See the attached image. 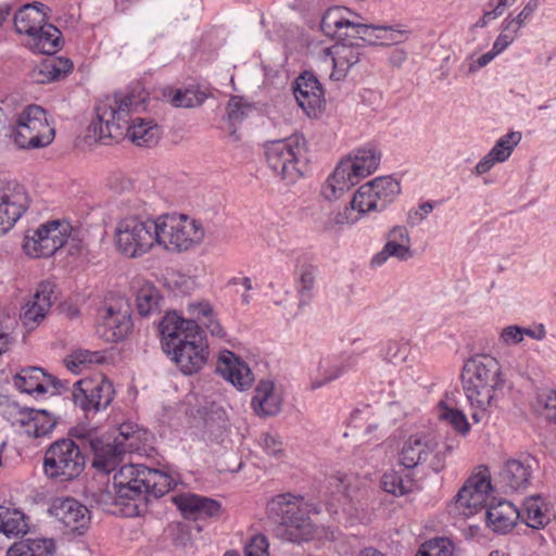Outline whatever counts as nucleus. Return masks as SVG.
I'll list each match as a JSON object with an SVG mask.
<instances>
[{
  "label": "nucleus",
  "mask_w": 556,
  "mask_h": 556,
  "mask_svg": "<svg viewBox=\"0 0 556 556\" xmlns=\"http://www.w3.org/2000/svg\"><path fill=\"white\" fill-rule=\"evenodd\" d=\"M146 97L141 90L118 91L99 100L96 119L89 126V134L96 141L110 144L127 136L139 147H152L161 138V129L152 119L136 117L135 113L146 110Z\"/></svg>",
  "instance_id": "obj_1"
},
{
  "label": "nucleus",
  "mask_w": 556,
  "mask_h": 556,
  "mask_svg": "<svg viewBox=\"0 0 556 556\" xmlns=\"http://www.w3.org/2000/svg\"><path fill=\"white\" fill-rule=\"evenodd\" d=\"M462 383L473 422H482L497 408L503 393L505 379L500 363L489 355L469 358L463 367Z\"/></svg>",
  "instance_id": "obj_2"
},
{
  "label": "nucleus",
  "mask_w": 556,
  "mask_h": 556,
  "mask_svg": "<svg viewBox=\"0 0 556 556\" xmlns=\"http://www.w3.org/2000/svg\"><path fill=\"white\" fill-rule=\"evenodd\" d=\"M159 331L163 351L182 374H195L204 366L207 345L194 320H185L176 313H167L160 321Z\"/></svg>",
  "instance_id": "obj_3"
},
{
  "label": "nucleus",
  "mask_w": 556,
  "mask_h": 556,
  "mask_svg": "<svg viewBox=\"0 0 556 556\" xmlns=\"http://www.w3.org/2000/svg\"><path fill=\"white\" fill-rule=\"evenodd\" d=\"M267 515L279 523L278 535L290 542L307 541L315 528L309 518L318 514V505L302 495L282 493L271 497L266 505Z\"/></svg>",
  "instance_id": "obj_4"
},
{
  "label": "nucleus",
  "mask_w": 556,
  "mask_h": 556,
  "mask_svg": "<svg viewBox=\"0 0 556 556\" xmlns=\"http://www.w3.org/2000/svg\"><path fill=\"white\" fill-rule=\"evenodd\" d=\"M114 236L118 252L130 258L141 257L157 245V217L128 214L118 220Z\"/></svg>",
  "instance_id": "obj_5"
},
{
  "label": "nucleus",
  "mask_w": 556,
  "mask_h": 556,
  "mask_svg": "<svg viewBox=\"0 0 556 556\" xmlns=\"http://www.w3.org/2000/svg\"><path fill=\"white\" fill-rule=\"evenodd\" d=\"M307 141L301 134L269 141L265 146V157L269 168L288 184H294L303 175Z\"/></svg>",
  "instance_id": "obj_6"
},
{
  "label": "nucleus",
  "mask_w": 556,
  "mask_h": 556,
  "mask_svg": "<svg viewBox=\"0 0 556 556\" xmlns=\"http://www.w3.org/2000/svg\"><path fill=\"white\" fill-rule=\"evenodd\" d=\"M401 193V186L397 180L390 176L377 177L362 185L354 193L350 205L352 211H356L355 216L338 215L337 224H354L362 216L371 212H382Z\"/></svg>",
  "instance_id": "obj_7"
},
{
  "label": "nucleus",
  "mask_w": 556,
  "mask_h": 556,
  "mask_svg": "<svg viewBox=\"0 0 556 556\" xmlns=\"http://www.w3.org/2000/svg\"><path fill=\"white\" fill-rule=\"evenodd\" d=\"M157 245L174 252H184L200 244L205 230L202 223L185 214H163L157 217Z\"/></svg>",
  "instance_id": "obj_8"
},
{
  "label": "nucleus",
  "mask_w": 556,
  "mask_h": 556,
  "mask_svg": "<svg viewBox=\"0 0 556 556\" xmlns=\"http://www.w3.org/2000/svg\"><path fill=\"white\" fill-rule=\"evenodd\" d=\"M85 466V455L72 439H59L45 452L43 471L51 480L72 481L80 476Z\"/></svg>",
  "instance_id": "obj_9"
},
{
  "label": "nucleus",
  "mask_w": 556,
  "mask_h": 556,
  "mask_svg": "<svg viewBox=\"0 0 556 556\" xmlns=\"http://www.w3.org/2000/svg\"><path fill=\"white\" fill-rule=\"evenodd\" d=\"M10 136L21 149H38L49 146L55 136L47 112L39 105L26 106L17 116Z\"/></svg>",
  "instance_id": "obj_10"
},
{
  "label": "nucleus",
  "mask_w": 556,
  "mask_h": 556,
  "mask_svg": "<svg viewBox=\"0 0 556 556\" xmlns=\"http://www.w3.org/2000/svg\"><path fill=\"white\" fill-rule=\"evenodd\" d=\"M453 448V445L447 443L441 445L434 438L409 437L400 451L399 462L406 469L428 462L433 471L440 472L444 469L445 458Z\"/></svg>",
  "instance_id": "obj_11"
},
{
  "label": "nucleus",
  "mask_w": 556,
  "mask_h": 556,
  "mask_svg": "<svg viewBox=\"0 0 556 556\" xmlns=\"http://www.w3.org/2000/svg\"><path fill=\"white\" fill-rule=\"evenodd\" d=\"M71 229L67 222H48L27 232L23 249L34 258L50 257L66 243Z\"/></svg>",
  "instance_id": "obj_12"
},
{
  "label": "nucleus",
  "mask_w": 556,
  "mask_h": 556,
  "mask_svg": "<svg viewBox=\"0 0 556 556\" xmlns=\"http://www.w3.org/2000/svg\"><path fill=\"white\" fill-rule=\"evenodd\" d=\"M30 197L22 184L10 180L0 185V235L11 230L28 211Z\"/></svg>",
  "instance_id": "obj_13"
},
{
  "label": "nucleus",
  "mask_w": 556,
  "mask_h": 556,
  "mask_svg": "<svg viewBox=\"0 0 556 556\" xmlns=\"http://www.w3.org/2000/svg\"><path fill=\"white\" fill-rule=\"evenodd\" d=\"M72 397L86 413L105 409L114 397L113 383L106 378L78 380L74 383Z\"/></svg>",
  "instance_id": "obj_14"
},
{
  "label": "nucleus",
  "mask_w": 556,
  "mask_h": 556,
  "mask_svg": "<svg viewBox=\"0 0 556 556\" xmlns=\"http://www.w3.org/2000/svg\"><path fill=\"white\" fill-rule=\"evenodd\" d=\"M364 17L350 11L345 7H333L328 9L320 23L321 30L326 36L344 40L346 38H358L365 35Z\"/></svg>",
  "instance_id": "obj_15"
},
{
  "label": "nucleus",
  "mask_w": 556,
  "mask_h": 556,
  "mask_svg": "<svg viewBox=\"0 0 556 556\" xmlns=\"http://www.w3.org/2000/svg\"><path fill=\"white\" fill-rule=\"evenodd\" d=\"M491 491L492 484L485 473L471 476L455 496V509L464 517L477 514L485 505Z\"/></svg>",
  "instance_id": "obj_16"
},
{
  "label": "nucleus",
  "mask_w": 556,
  "mask_h": 556,
  "mask_svg": "<svg viewBox=\"0 0 556 556\" xmlns=\"http://www.w3.org/2000/svg\"><path fill=\"white\" fill-rule=\"evenodd\" d=\"M50 511L70 533L81 535L89 528L91 520L90 511L75 498H56Z\"/></svg>",
  "instance_id": "obj_17"
},
{
  "label": "nucleus",
  "mask_w": 556,
  "mask_h": 556,
  "mask_svg": "<svg viewBox=\"0 0 556 556\" xmlns=\"http://www.w3.org/2000/svg\"><path fill=\"white\" fill-rule=\"evenodd\" d=\"M294 98L308 117H318L325 106V93L321 84L311 72H304L294 81Z\"/></svg>",
  "instance_id": "obj_18"
},
{
  "label": "nucleus",
  "mask_w": 556,
  "mask_h": 556,
  "mask_svg": "<svg viewBox=\"0 0 556 556\" xmlns=\"http://www.w3.org/2000/svg\"><path fill=\"white\" fill-rule=\"evenodd\" d=\"M148 467L137 465L134 478L129 485L117 489V496L114 497L115 505L124 506L123 513L127 516L140 515L147 504V480Z\"/></svg>",
  "instance_id": "obj_19"
},
{
  "label": "nucleus",
  "mask_w": 556,
  "mask_h": 556,
  "mask_svg": "<svg viewBox=\"0 0 556 556\" xmlns=\"http://www.w3.org/2000/svg\"><path fill=\"white\" fill-rule=\"evenodd\" d=\"M14 386L24 393L37 395L45 394L52 389V393H60L66 386L55 377L47 374L40 367L23 368L14 377Z\"/></svg>",
  "instance_id": "obj_20"
},
{
  "label": "nucleus",
  "mask_w": 556,
  "mask_h": 556,
  "mask_svg": "<svg viewBox=\"0 0 556 556\" xmlns=\"http://www.w3.org/2000/svg\"><path fill=\"white\" fill-rule=\"evenodd\" d=\"M58 424V418L52 416L46 409L20 408L12 420L13 426H17L33 438H41L50 434Z\"/></svg>",
  "instance_id": "obj_21"
},
{
  "label": "nucleus",
  "mask_w": 556,
  "mask_h": 556,
  "mask_svg": "<svg viewBox=\"0 0 556 556\" xmlns=\"http://www.w3.org/2000/svg\"><path fill=\"white\" fill-rule=\"evenodd\" d=\"M90 446L93 452L92 466L101 472L110 473L122 463L126 453H132L135 445L126 442L103 443L99 439H91Z\"/></svg>",
  "instance_id": "obj_22"
},
{
  "label": "nucleus",
  "mask_w": 556,
  "mask_h": 556,
  "mask_svg": "<svg viewBox=\"0 0 556 556\" xmlns=\"http://www.w3.org/2000/svg\"><path fill=\"white\" fill-rule=\"evenodd\" d=\"M53 289L51 282H41L33 298L23 306L21 320L26 328L35 329L45 319L52 305Z\"/></svg>",
  "instance_id": "obj_23"
},
{
  "label": "nucleus",
  "mask_w": 556,
  "mask_h": 556,
  "mask_svg": "<svg viewBox=\"0 0 556 556\" xmlns=\"http://www.w3.org/2000/svg\"><path fill=\"white\" fill-rule=\"evenodd\" d=\"M362 51L359 46L346 42H338L325 50V62L332 65L330 78L341 80L352 66L361 60Z\"/></svg>",
  "instance_id": "obj_24"
},
{
  "label": "nucleus",
  "mask_w": 556,
  "mask_h": 556,
  "mask_svg": "<svg viewBox=\"0 0 556 556\" xmlns=\"http://www.w3.org/2000/svg\"><path fill=\"white\" fill-rule=\"evenodd\" d=\"M184 517L201 519L218 516L222 509L220 503L193 493H182L172 497Z\"/></svg>",
  "instance_id": "obj_25"
},
{
  "label": "nucleus",
  "mask_w": 556,
  "mask_h": 556,
  "mask_svg": "<svg viewBox=\"0 0 556 556\" xmlns=\"http://www.w3.org/2000/svg\"><path fill=\"white\" fill-rule=\"evenodd\" d=\"M217 371L239 390L249 389L254 381L250 367L230 351L220 354Z\"/></svg>",
  "instance_id": "obj_26"
},
{
  "label": "nucleus",
  "mask_w": 556,
  "mask_h": 556,
  "mask_svg": "<svg viewBox=\"0 0 556 556\" xmlns=\"http://www.w3.org/2000/svg\"><path fill=\"white\" fill-rule=\"evenodd\" d=\"M131 327V318L126 311H115L112 306H109L104 311L97 332L106 342H118L129 334Z\"/></svg>",
  "instance_id": "obj_27"
},
{
  "label": "nucleus",
  "mask_w": 556,
  "mask_h": 556,
  "mask_svg": "<svg viewBox=\"0 0 556 556\" xmlns=\"http://www.w3.org/2000/svg\"><path fill=\"white\" fill-rule=\"evenodd\" d=\"M380 157V153L374 149H359L353 155L342 160L339 165L357 185L361 179L371 175L378 168Z\"/></svg>",
  "instance_id": "obj_28"
},
{
  "label": "nucleus",
  "mask_w": 556,
  "mask_h": 556,
  "mask_svg": "<svg viewBox=\"0 0 556 556\" xmlns=\"http://www.w3.org/2000/svg\"><path fill=\"white\" fill-rule=\"evenodd\" d=\"M282 396L270 380H261L254 390L251 406L258 417L276 416L281 410Z\"/></svg>",
  "instance_id": "obj_29"
},
{
  "label": "nucleus",
  "mask_w": 556,
  "mask_h": 556,
  "mask_svg": "<svg viewBox=\"0 0 556 556\" xmlns=\"http://www.w3.org/2000/svg\"><path fill=\"white\" fill-rule=\"evenodd\" d=\"M521 140V132L510 131L502 136L490 150L476 165L475 173L483 175L492 169L497 163H503L509 159L514 149Z\"/></svg>",
  "instance_id": "obj_30"
},
{
  "label": "nucleus",
  "mask_w": 556,
  "mask_h": 556,
  "mask_svg": "<svg viewBox=\"0 0 556 556\" xmlns=\"http://www.w3.org/2000/svg\"><path fill=\"white\" fill-rule=\"evenodd\" d=\"M532 458L508 459L500 472L501 482L511 491L525 490L529 486L533 473Z\"/></svg>",
  "instance_id": "obj_31"
},
{
  "label": "nucleus",
  "mask_w": 556,
  "mask_h": 556,
  "mask_svg": "<svg viewBox=\"0 0 556 556\" xmlns=\"http://www.w3.org/2000/svg\"><path fill=\"white\" fill-rule=\"evenodd\" d=\"M520 510L510 502L502 500L491 504L485 513L486 525L496 533H507L520 518Z\"/></svg>",
  "instance_id": "obj_32"
},
{
  "label": "nucleus",
  "mask_w": 556,
  "mask_h": 556,
  "mask_svg": "<svg viewBox=\"0 0 556 556\" xmlns=\"http://www.w3.org/2000/svg\"><path fill=\"white\" fill-rule=\"evenodd\" d=\"M50 9L41 2L28 3L14 15V26L18 34L29 35L48 22Z\"/></svg>",
  "instance_id": "obj_33"
},
{
  "label": "nucleus",
  "mask_w": 556,
  "mask_h": 556,
  "mask_svg": "<svg viewBox=\"0 0 556 556\" xmlns=\"http://www.w3.org/2000/svg\"><path fill=\"white\" fill-rule=\"evenodd\" d=\"M365 35L359 39L371 46H391L404 42L410 34L407 29H401L399 26L375 25L364 23Z\"/></svg>",
  "instance_id": "obj_34"
},
{
  "label": "nucleus",
  "mask_w": 556,
  "mask_h": 556,
  "mask_svg": "<svg viewBox=\"0 0 556 556\" xmlns=\"http://www.w3.org/2000/svg\"><path fill=\"white\" fill-rule=\"evenodd\" d=\"M72 68L73 64L68 59L48 58L30 71L29 77L36 84H48L61 79Z\"/></svg>",
  "instance_id": "obj_35"
},
{
  "label": "nucleus",
  "mask_w": 556,
  "mask_h": 556,
  "mask_svg": "<svg viewBox=\"0 0 556 556\" xmlns=\"http://www.w3.org/2000/svg\"><path fill=\"white\" fill-rule=\"evenodd\" d=\"M55 543L52 539H26L13 543L5 556H54Z\"/></svg>",
  "instance_id": "obj_36"
},
{
  "label": "nucleus",
  "mask_w": 556,
  "mask_h": 556,
  "mask_svg": "<svg viewBox=\"0 0 556 556\" xmlns=\"http://www.w3.org/2000/svg\"><path fill=\"white\" fill-rule=\"evenodd\" d=\"M28 37L31 50L42 54H53L60 46L61 31L54 25L47 23L35 29Z\"/></svg>",
  "instance_id": "obj_37"
},
{
  "label": "nucleus",
  "mask_w": 556,
  "mask_h": 556,
  "mask_svg": "<svg viewBox=\"0 0 556 556\" xmlns=\"http://www.w3.org/2000/svg\"><path fill=\"white\" fill-rule=\"evenodd\" d=\"M136 306L141 316H149L160 311L163 300L157 288L149 281H138Z\"/></svg>",
  "instance_id": "obj_38"
},
{
  "label": "nucleus",
  "mask_w": 556,
  "mask_h": 556,
  "mask_svg": "<svg viewBox=\"0 0 556 556\" xmlns=\"http://www.w3.org/2000/svg\"><path fill=\"white\" fill-rule=\"evenodd\" d=\"M187 312L190 318L185 320H194L199 326L201 323L207 330L215 337H225V331L218 320L215 319L213 308L208 302H192L187 306Z\"/></svg>",
  "instance_id": "obj_39"
},
{
  "label": "nucleus",
  "mask_w": 556,
  "mask_h": 556,
  "mask_svg": "<svg viewBox=\"0 0 556 556\" xmlns=\"http://www.w3.org/2000/svg\"><path fill=\"white\" fill-rule=\"evenodd\" d=\"M318 268L311 263H301L295 267V290L299 294L300 305H306L312 296L316 282Z\"/></svg>",
  "instance_id": "obj_40"
},
{
  "label": "nucleus",
  "mask_w": 556,
  "mask_h": 556,
  "mask_svg": "<svg viewBox=\"0 0 556 556\" xmlns=\"http://www.w3.org/2000/svg\"><path fill=\"white\" fill-rule=\"evenodd\" d=\"M520 513V518L532 529H543L551 521L543 498L540 495L528 497L523 502Z\"/></svg>",
  "instance_id": "obj_41"
},
{
  "label": "nucleus",
  "mask_w": 556,
  "mask_h": 556,
  "mask_svg": "<svg viewBox=\"0 0 556 556\" xmlns=\"http://www.w3.org/2000/svg\"><path fill=\"white\" fill-rule=\"evenodd\" d=\"M353 186H355V182L350 176H346L344 168L338 164L332 175L321 186L320 193L326 200L334 201Z\"/></svg>",
  "instance_id": "obj_42"
},
{
  "label": "nucleus",
  "mask_w": 556,
  "mask_h": 556,
  "mask_svg": "<svg viewBox=\"0 0 556 556\" xmlns=\"http://www.w3.org/2000/svg\"><path fill=\"white\" fill-rule=\"evenodd\" d=\"M437 408L440 420L446 421L463 437L469 433L470 425L463 410L448 406L444 401H440Z\"/></svg>",
  "instance_id": "obj_43"
},
{
  "label": "nucleus",
  "mask_w": 556,
  "mask_h": 556,
  "mask_svg": "<svg viewBox=\"0 0 556 556\" xmlns=\"http://www.w3.org/2000/svg\"><path fill=\"white\" fill-rule=\"evenodd\" d=\"M146 475L148 476L146 489L147 497H161L164 494L168 493L174 488V479L169 475L161 470L148 467V471H146Z\"/></svg>",
  "instance_id": "obj_44"
},
{
  "label": "nucleus",
  "mask_w": 556,
  "mask_h": 556,
  "mask_svg": "<svg viewBox=\"0 0 556 556\" xmlns=\"http://www.w3.org/2000/svg\"><path fill=\"white\" fill-rule=\"evenodd\" d=\"M354 365V359L349 356L339 362H334L323 369L321 377L315 378L311 381V390H316L323 386L342 377Z\"/></svg>",
  "instance_id": "obj_45"
},
{
  "label": "nucleus",
  "mask_w": 556,
  "mask_h": 556,
  "mask_svg": "<svg viewBox=\"0 0 556 556\" xmlns=\"http://www.w3.org/2000/svg\"><path fill=\"white\" fill-rule=\"evenodd\" d=\"M389 257H395L399 261H407L413 257L410 244L388 240L383 249L374 255L371 264L381 266Z\"/></svg>",
  "instance_id": "obj_46"
},
{
  "label": "nucleus",
  "mask_w": 556,
  "mask_h": 556,
  "mask_svg": "<svg viewBox=\"0 0 556 556\" xmlns=\"http://www.w3.org/2000/svg\"><path fill=\"white\" fill-rule=\"evenodd\" d=\"M1 533L8 538L24 535L28 532L29 525L27 517L20 510H10L7 508Z\"/></svg>",
  "instance_id": "obj_47"
},
{
  "label": "nucleus",
  "mask_w": 556,
  "mask_h": 556,
  "mask_svg": "<svg viewBox=\"0 0 556 556\" xmlns=\"http://www.w3.org/2000/svg\"><path fill=\"white\" fill-rule=\"evenodd\" d=\"M226 111L227 121L232 128L231 134L235 135L236 127L253 112V106L240 97H232L228 101Z\"/></svg>",
  "instance_id": "obj_48"
},
{
  "label": "nucleus",
  "mask_w": 556,
  "mask_h": 556,
  "mask_svg": "<svg viewBox=\"0 0 556 556\" xmlns=\"http://www.w3.org/2000/svg\"><path fill=\"white\" fill-rule=\"evenodd\" d=\"M383 490L395 496H402L407 494L413 485V481L409 478H403L399 472L391 470L382 477Z\"/></svg>",
  "instance_id": "obj_49"
},
{
  "label": "nucleus",
  "mask_w": 556,
  "mask_h": 556,
  "mask_svg": "<svg viewBox=\"0 0 556 556\" xmlns=\"http://www.w3.org/2000/svg\"><path fill=\"white\" fill-rule=\"evenodd\" d=\"M539 5L540 0H529L517 16L511 17V15H508L504 18V30H510L514 28V33H519V30L530 21Z\"/></svg>",
  "instance_id": "obj_50"
},
{
  "label": "nucleus",
  "mask_w": 556,
  "mask_h": 556,
  "mask_svg": "<svg viewBox=\"0 0 556 556\" xmlns=\"http://www.w3.org/2000/svg\"><path fill=\"white\" fill-rule=\"evenodd\" d=\"M103 356L99 352L79 350L65 359L66 368L73 372L80 371L81 367L88 364L102 363Z\"/></svg>",
  "instance_id": "obj_51"
},
{
  "label": "nucleus",
  "mask_w": 556,
  "mask_h": 556,
  "mask_svg": "<svg viewBox=\"0 0 556 556\" xmlns=\"http://www.w3.org/2000/svg\"><path fill=\"white\" fill-rule=\"evenodd\" d=\"M425 556H454V544L447 538H434L419 548Z\"/></svg>",
  "instance_id": "obj_52"
},
{
  "label": "nucleus",
  "mask_w": 556,
  "mask_h": 556,
  "mask_svg": "<svg viewBox=\"0 0 556 556\" xmlns=\"http://www.w3.org/2000/svg\"><path fill=\"white\" fill-rule=\"evenodd\" d=\"M202 102V97L190 89H178L170 99V103L176 108H194L201 105Z\"/></svg>",
  "instance_id": "obj_53"
},
{
  "label": "nucleus",
  "mask_w": 556,
  "mask_h": 556,
  "mask_svg": "<svg viewBox=\"0 0 556 556\" xmlns=\"http://www.w3.org/2000/svg\"><path fill=\"white\" fill-rule=\"evenodd\" d=\"M260 444L269 456L279 457L283 454V443L277 434L269 432L262 433L260 437Z\"/></svg>",
  "instance_id": "obj_54"
},
{
  "label": "nucleus",
  "mask_w": 556,
  "mask_h": 556,
  "mask_svg": "<svg viewBox=\"0 0 556 556\" xmlns=\"http://www.w3.org/2000/svg\"><path fill=\"white\" fill-rule=\"evenodd\" d=\"M245 556H269L268 542L265 535H254L244 547Z\"/></svg>",
  "instance_id": "obj_55"
},
{
  "label": "nucleus",
  "mask_w": 556,
  "mask_h": 556,
  "mask_svg": "<svg viewBox=\"0 0 556 556\" xmlns=\"http://www.w3.org/2000/svg\"><path fill=\"white\" fill-rule=\"evenodd\" d=\"M137 465L128 464L123 465L119 470L113 477V488L115 491V496H117V489H123L126 485H129L131 479L134 478V472L136 471Z\"/></svg>",
  "instance_id": "obj_56"
},
{
  "label": "nucleus",
  "mask_w": 556,
  "mask_h": 556,
  "mask_svg": "<svg viewBox=\"0 0 556 556\" xmlns=\"http://www.w3.org/2000/svg\"><path fill=\"white\" fill-rule=\"evenodd\" d=\"M352 476L338 472L330 477L329 484L348 497H353L354 490L352 488Z\"/></svg>",
  "instance_id": "obj_57"
},
{
  "label": "nucleus",
  "mask_w": 556,
  "mask_h": 556,
  "mask_svg": "<svg viewBox=\"0 0 556 556\" xmlns=\"http://www.w3.org/2000/svg\"><path fill=\"white\" fill-rule=\"evenodd\" d=\"M518 33H514V28L510 30H504V21L501 24V33L493 42L492 50L498 55L505 51L516 39Z\"/></svg>",
  "instance_id": "obj_58"
},
{
  "label": "nucleus",
  "mask_w": 556,
  "mask_h": 556,
  "mask_svg": "<svg viewBox=\"0 0 556 556\" xmlns=\"http://www.w3.org/2000/svg\"><path fill=\"white\" fill-rule=\"evenodd\" d=\"M141 432L139 430H132V427L128 424H124L119 428V434L114 439V442H126L127 444L132 443L135 445L134 451L140 447Z\"/></svg>",
  "instance_id": "obj_59"
},
{
  "label": "nucleus",
  "mask_w": 556,
  "mask_h": 556,
  "mask_svg": "<svg viewBox=\"0 0 556 556\" xmlns=\"http://www.w3.org/2000/svg\"><path fill=\"white\" fill-rule=\"evenodd\" d=\"M501 339L506 344L520 343L523 340L521 327H519V326L505 327L501 332Z\"/></svg>",
  "instance_id": "obj_60"
},
{
  "label": "nucleus",
  "mask_w": 556,
  "mask_h": 556,
  "mask_svg": "<svg viewBox=\"0 0 556 556\" xmlns=\"http://www.w3.org/2000/svg\"><path fill=\"white\" fill-rule=\"evenodd\" d=\"M497 54L491 49L477 60H471L468 64V75L473 74L479 68L486 66Z\"/></svg>",
  "instance_id": "obj_61"
},
{
  "label": "nucleus",
  "mask_w": 556,
  "mask_h": 556,
  "mask_svg": "<svg viewBox=\"0 0 556 556\" xmlns=\"http://www.w3.org/2000/svg\"><path fill=\"white\" fill-rule=\"evenodd\" d=\"M538 400L545 406L546 409L554 410L552 418L556 422V391L549 390L545 393H542L539 395Z\"/></svg>",
  "instance_id": "obj_62"
},
{
  "label": "nucleus",
  "mask_w": 556,
  "mask_h": 556,
  "mask_svg": "<svg viewBox=\"0 0 556 556\" xmlns=\"http://www.w3.org/2000/svg\"><path fill=\"white\" fill-rule=\"evenodd\" d=\"M388 240L410 244L408 230L403 226H394L388 235Z\"/></svg>",
  "instance_id": "obj_63"
},
{
  "label": "nucleus",
  "mask_w": 556,
  "mask_h": 556,
  "mask_svg": "<svg viewBox=\"0 0 556 556\" xmlns=\"http://www.w3.org/2000/svg\"><path fill=\"white\" fill-rule=\"evenodd\" d=\"M407 59V52L403 48L394 49L389 55V62L394 67H401Z\"/></svg>",
  "instance_id": "obj_64"
}]
</instances>
